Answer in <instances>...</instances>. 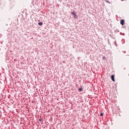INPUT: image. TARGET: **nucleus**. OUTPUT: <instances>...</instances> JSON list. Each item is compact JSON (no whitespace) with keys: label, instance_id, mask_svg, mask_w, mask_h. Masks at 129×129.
Listing matches in <instances>:
<instances>
[{"label":"nucleus","instance_id":"7ed1b4c3","mask_svg":"<svg viewBox=\"0 0 129 129\" xmlns=\"http://www.w3.org/2000/svg\"><path fill=\"white\" fill-rule=\"evenodd\" d=\"M79 91H83V88H80L78 89Z\"/></svg>","mask_w":129,"mask_h":129},{"label":"nucleus","instance_id":"f257e3e1","mask_svg":"<svg viewBox=\"0 0 129 129\" xmlns=\"http://www.w3.org/2000/svg\"><path fill=\"white\" fill-rule=\"evenodd\" d=\"M120 25H122V26H123V25H124V20L122 19L120 20Z\"/></svg>","mask_w":129,"mask_h":129},{"label":"nucleus","instance_id":"0eeeda50","mask_svg":"<svg viewBox=\"0 0 129 129\" xmlns=\"http://www.w3.org/2000/svg\"><path fill=\"white\" fill-rule=\"evenodd\" d=\"M75 19H76L77 18V16H76V14L74 16Z\"/></svg>","mask_w":129,"mask_h":129},{"label":"nucleus","instance_id":"f03ea898","mask_svg":"<svg viewBox=\"0 0 129 129\" xmlns=\"http://www.w3.org/2000/svg\"><path fill=\"white\" fill-rule=\"evenodd\" d=\"M111 80L114 82V75H112L111 76Z\"/></svg>","mask_w":129,"mask_h":129},{"label":"nucleus","instance_id":"20e7f679","mask_svg":"<svg viewBox=\"0 0 129 129\" xmlns=\"http://www.w3.org/2000/svg\"><path fill=\"white\" fill-rule=\"evenodd\" d=\"M39 26H42L43 25V23L42 22H39L38 23Z\"/></svg>","mask_w":129,"mask_h":129},{"label":"nucleus","instance_id":"423d86ee","mask_svg":"<svg viewBox=\"0 0 129 129\" xmlns=\"http://www.w3.org/2000/svg\"><path fill=\"white\" fill-rule=\"evenodd\" d=\"M100 116H103V113H100Z\"/></svg>","mask_w":129,"mask_h":129},{"label":"nucleus","instance_id":"39448f33","mask_svg":"<svg viewBox=\"0 0 129 129\" xmlns=\"http://www.w3.org/2000/svg\"><path fill=\"white\" fill-rule=\"evenodd\" d=\"M72 15H73V16H75L76 15V13H75L74 12H71Z\"/></svg>","mask_w":129,"mask_h":129}]
</instances>
